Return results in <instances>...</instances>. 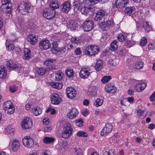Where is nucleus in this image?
Listing matches in <instances>:
<instances>
[{
  "label": "nucleus",
  "mask_w": 155,
  "mask_h": 155,
  "mask_svg": "<svg viewBox=\"0 0 155 155\" xmlns=\"http://www.w3.org/2000/svg\"><path fill=\"white\" fill-rule=\"evenodd\" d=\"M19 12L21 14H25V12L30 13L31 12L32 7L29 3L21 2L18 5Z\"/></svg>",
  "instance_id": "obj_1"
},
{
  "label": "nucleus",
  "mask_w": 155,
  "mask_h": 155,
  "mask_svg": "<svg viewBox=\"0 0 155 155\" xmlns=\"http://www.w3.org/2000/svg\"><path fill=\"white\" fill-rule=\"evenodd\" d=\"M55 14V11L52 10L51 7L46 8L43 12V16L47 19H51L54 16Z\"/></svg>",
  "instance_id": "obj_2"
},
{
  "label": "nucleus",
  "mask_w": 155,
  "mask_h": 155,
  "mask_svg": "<svg viewBox=\"0 0 155 155\" xmlns=\"http://www.w3.org/2000/svg\"><path fill=\"white\" fill-rule=\"evenodd\" d=\"M113 123L106 124L101 131V135L102 136H105L110 133L112 130Z\"/></svg>",
  "instance_id": "obj_3"
},
{
  "label": "nucleus",
  "mask_w": 155,
  "mask_h": 155,
  "mask_svg": "<svg viewBox=\"0 0 155 155\" xmlns=\"http://www.w3.org/2000/svg\"><path fill=\"white\" fill-rule=\"evenodd\" d=\"M94 23L92 20H88L83 23L82 27L84 31H89L93 29Z\"/></svg>",
  "instance_id": "obj_4"
},
{
  "label": "nucleus",
  "mask_w": 155,
  "mask_h": 155,
  "mask_svg": "<svg viewBox=\"0 0 155 155\" xmlns=\"http://www.w3.org/2000/svg\"><path fill=\"white\" fill-rule=\"evenodd\" d=\"M86 5H87L86 2L84 5L82 4V7L80 9V11L82 14L84 15H91L93 13V9L90 7L86 6Z\"/></svg>",
  "instance_id": "obj_5"
},
{
  "label": "nucleus",
  "mask_w": 155,
  "mask_h": 155,
  "mask_svg": "<svg viewBox=\"0 0 155 155\" xmlns=\"http://www.w3.org/2000/svg\"><path fill=\"white\" fill-rule=\"evenodd\" d=\"M32 125V123L31 119L26 117L22 122L21 126L23 128L27 129L31 128Z\"/></svg>",
  "instance_id": "obj_6"
},
{
  "label": "nucleus",
  "mask_w": 155,
  "mask_h": 155,
  "mask_svg": "<svg viewBox=\"0 0 155 155\" xmlns=\"http://www.w3.org/2000/svg\"><path fill=\"white\" fill-rule=\"evenodd\" d=\"M22 142L25 147L28 148L31 147L34 144V141L30 137H25L23 139Z\"/></svg>",
  "instance_id": "obj_7"
},
{
  "label": "nucleus",
  "mask_w": 155,
  "mask_h": 155,
  "mask_svg": "<svg viewBox=\"0 0 155 155\" xmlns=\"http://www.w3.org/2000/svg\"><path fill=\"white\" fill-rule=\"evenodd\" d=\"M67 96L70 99H72L76 95V92L75 89L71 87L67 88L66 90Z\"/></svg>",
  "instance_id": "obj_8"
},
{
  "label": "nucleus",
  "mask_w": 155,
  "mask_h": 155,
  "mask_svg": "<svg viewBox=\"0 0 155 155\" xmlns=\"http://www.w3.org/2000/svg\"><path fill=\"white\" fill-rule=\"evenodd\" d=\"M111 26V22L110 21H101L100 23V27L102 31H107L109 30Z\"/></svg>",
  "instance_id": "obj_9"
},
{
  "label": "nucleus",
  "mask_w": 155,
  "mask_h": 155,
  "mask_svg": "<svg viewBox=\"0 0 155 155\" xmlns=\"http://www.w3.org/2000/svg\"><path fill=\"white\" fill-rule=\"evenodd\" d=\"M128 3V0H115L114 5L117 8H121Z\"/></svg>",
  "instance_id": "obj_10"
},
{
  "label": "nucleus",
  "mask_w": 155,
  "mask_h": 155,
  "mask_svg": "<svg viewBox=\"0 0 155 155\" xmlns=\"http://www.w3.org/2000/svg\"><path fill=\"white\" fill-rule=\"evenodd\" d=\"M51 45L48 40H42L39 42V46L42 50H46L51 48Z\"/></svg>",
  "instance_id": "obj_11"
},
{
  "label": "nucleus",
  "mask_w": 155,
  "mask_h": 155,
  "mask_svg": "<svg viewBox=\"0 0 155 155\" xmlns=\"http://www.w3.org/2000/svg\"><path fill=\"white\" fill-rule=\"evenodd\" d=\"M71 8L70 3L67 1L64 2L60 6L61 11L65 13H68L71 9Z\"/></svg>",
  "instance_id": "obj_12"
},
{
  "label": "nucleus",
  "mask_w": 155,
  "mask_h": 155,
  "mask_svg": "<svg viewBox=\"0 0 155 155\" xmlns=\"http://www.w3.org/2000/svg\"><path fill=\"white\" fill-rule=\"evenodd\" d=\"M78 2H74V11L75 12H77L79 10L80 11V9L82 7V4L85 3V2H87L86 0H78Z\"/></svg>",
  "instance_id": "obj_13"
},
{
  "label": "nucleus",
  "mask_w": 155,
  "mask_h": 155,
  "mask_svg": "<svg viewBox=\"0 0 155 155\" xmlns=\"http://www.w3.org/2000/svg\"><path fill=\"white\" fill-rule=\"evenodd\" d=\"M67 26L68 28L74 31L76 30L78 27L77 22L73 20L68 21L67 23Z\"/></svg>",
  "instance_id": "obj_14"
},
{
  "label": "nucleus",
  "mask_w": 155,
  "mask_h": 155,
  "mask_svg": "<svg viewBox=\"0 0 155 155\" xmlns=\"http://www.w3.org/2000/svg\"><path fill=\"white\" fill-rule=\"evenodd\" d=\"M78 114V112L77 109L75 108H72L70 112L67 115L68 117L71 119L75 118Z\"/></svg>",
  "instance_id": "obj_15"
},
{
  "label": "nucleus",
  "mask_w": 155,
  "mask_h": 155,
  "mask_svg": "<svg viewBox=\"0 0 155 155\" xmlns=\"http://www.w3.org/2000/svg\"><path fill=\"white\" fill-rule=\"evenodd\" d=\"M105 12L104 11L100 10L97 11L94 18V19L96 21H100L104 19L103 17L105 15Z\"/></svg>",
  "instance_id": "obj_16"
},
{
  "label": "nucleus",
  "mask_w": 155,
  "mask_h": 155,
  "mask_svg": "<svg viewBox=\"0 0 155 155\" xmlns=\"http://www.w3.org/2000/svg\"><path fill=\"white\" fill-rule=\"evenodd\" d=\"M105 89L107 92L111 94H114L116 91V88L113 84L108 83L105 86Z\"/></svg>",
  "instance_id": "obj_17"
},
{
  "label": "nucleus",
  "mask_w": 155,
  "mask_h": 155,
  "mask_svg": "<svg viewBox=\"0 0 155 155\" xmlns=\"http://www.w3.org/2000/svg\"><path fill=\"white\" fill-rule=\"evenodd\" d=\"M90 73L86 68L83 67L80 71V76L82 78H87L90 75Z\"/></svg>",
  "instance_id": "obj_18"
},
{
  "label": "nucleus",
  "mask_w": 155,
  "mask_h": 155,
  "mask_svg": "<svg viewBox=\"0 0 155 155\" xmlns=\"http://www.w3.org/2000/svg\"><path fill=\"white\" fill-rule=\"evenodd\" d=\"M61 100V98L59 97L58 95L57 94H53L51 97V103L54 104H59Z\"/></svg>",
  "instance_id": "obj_19"
},
{
  "label": "nucleus",
  "mask_w": 155,
  "mask_h": 155,
  "mask_svg": "<svg viewBox=\"0 0 155 155\" xmlns=\"http://www.w3.org/2000/svg\"><path fill=\"white\" fill-rule=\"evenodd\" d=\"M7 66L8 68L10 70H14L17 69H18L20 68L18 65L16 64H13L12 60H9L7 61Z\"/></svg>",
  "instance_id": "obj_20"
},
{
  "label": "nucleus",
  "mask_w": 155,
  "mask_h": 155,
  "mask_svg": "<svg viewBox=\"0 0 155 155\" xmlns=\"http://www.w3.org/2000/svg\"><path fill=\"white\" fill-rule=\"evenodd\" d=\"M27 39L28 41L32 45L35 44L37 41V38L34 34L29 35Z\"/></svg>",
  "instance_id": "obj_21"
},
{
  "label": "nucleus",
  "mask_w": 155,
  "mask_h": 155,
  "mask_svg": "<svg viewBox=\"0 0 155 155\" xmlns=\"http://www.w3.org/2000/svg\"><path fill=\"white\" fill-rule=\"evenodd\" d=\"M20 146V142L18 140H14L11 146L12 149L14 151H16L19 150Z\"/></svg>",
  "instance_id": "obj_22"
},
{
  "label": "nucleus",
  "mask_w": 155,
  "mask_h": 155,
  "mask_svg": "<svg viewBox=\"0 0 155 155\" xmlns=\"http://www.w3.org/2000/svg\"><path fill=\"white\" fill-rule=\"evenodd\" d=\"M96 87L91 86L89 87L87 91V94L89 96H94L96 93Z\"/></svg>",
  "instance_id": "obj_23"
},
{
  "label": "nucleus",
  "mask_w": 155,
  "mask_h": 155,
  "mask_svg": "<svg viewBox=\"0 0 155 155\" xmlns=\"http://www.w3.org/2000/svg\"><path fill=\"white\" fill-rule=\"evenodd\" d=\"M53 60L52 59H47L44 62V64L45 65L48 66L47 68L49 69H56L55 66L52 64Z\"/></svg>",
  "instance_id": "obj_24"
},
{
  "label": "nucleus",
  "mask_w": 155,
  "mask_h": 155,
  "mask_svg": "<svg viewBox=\"0 0 155 155\" xmlns=\"http://www.w3.org/2000/svg\"><path fill=\"white\" fill-rule=\"evenodd\" d=\"M147 86V84L145 83L138 84L136 85L134 87L135 89L138 91H140L143 90Z\"/></svg>",
  "instance_id": "obj_25"
},
{
  "label": "nucleus",
  "mask_w": 155,
  "mask_h": 155,
  "mask_svg": "<svg viewBox=\"0 0 155 155\" xmlns=\"http://www.w3.org/2000/svg\"><path fill=\"white\" fill-rule=\"evenodd\" d=\"M58 44L56 41L53 42L51 47L52 52L54 54L58 53L59 48L58 47Z\"/></svg>",
  "instance_id": "obj_26"
},
{
  "label": "nucleus",
  "mask_w": 155,
  "mask_h": 155,
  "mask_svg": "<svg viewBox=\"0 0 155 155\" xmlns=\"http://www.w3.org/2000/svg\"><path fill=\"white\" fill-rule=\"evenodd\" d=\"M135 8L134 7H126L124 10V12L125 14L130 15L134 12Z\"/></svg>",
  "instance_id": "obj_27"
},
{
  "label": "nucleus",
  "mask_w": 155,
  "mask_h": 155,
  "mask_svg": "<svg viewBox=\"0 0 155 155\" xmlns=\"http://www.w3.org/2000/svg\"><path fill=\"white\" fill-rule=\"evenodd\" d=\"M103 61L101 60L97 61L95 65V68L97 71H99L103 67Z\"/></svg>",
  "instance_id": "obj_28"
},
{
  "label": "nucleus",
  "mask_w": 155,
  "mask_h": 155,
  "mask_svg": "<svg viewBox=\"0 0 155 155\" xmlns=\"http://www.w3.org/2000/svg\"><path fill=\"white\" fill-rule=\"evenodd\" d=\"M50 85L53 87L58 89H61L62 88V85L61 83H55L54 82H51Z\"/></svg>",
  "instance_id": "obj_29"
},
{
  "label": "nucleus",
  "mask_w": 155,
  "mask_h": 155,
  "mask_svg": "<svg viewBox=\"0 0 155 155\" xmlns=\"http://www.w3.org/2000/svg\"><path fill=\"white\" fill-rule=\"evenodd\" d=\"M24 58L28 60L31 58V51L28 48H25L24 51Z\"/></svg>",
  "instance_id": "obj_30"
},
{
  "label": "nucleus",
  "mask_w": 155,
  "mask_h": 155,
  "mask_svg": "<svg viewBox=\"0 0 155 155\" xmlns=\"http://www.w3.org/2000/svg\"><path fill=\"white\" fill-rule=\"evenodd\" d=\"M12 104L10 101H8L5 102L3 105V109L5 110L10 109V107H13Z\"/></svg>",
  "instance_id": "obj_31"
},
{
  "label": "nucleus",
  "mask_w": 155,
  "mask_h": 155,
  "mask_svg": "<svg viewBox=\"0 0 155 155\" xmlns=\"http://www.w3.org/2000/svg\"><path fill=\"white\" fill-rule=\"evenodd\" d=\"M54 139L53 137H45L43 140V142L45 144H49L53 142Z\"/></svg>",
  "instance_id": "obj_32"
},
{
  "label": "nucleus",
  "mask_w": 155,
  "mask_h": 155,
  "mask_svg": "<svg viewBox=\"0 0 155 155\" xmlns=\"http://www.w3.org/2000/svg\"><path fill=\"white\" fill-rule=\"evenodd\" d=\"M42 109L38 107H36L32 109V112L35 116L40 115L42 113Z\"/></svg>",
  "instance_id": "obj_33"
},
{
  "label": "nucleus",
  "mask_w": 155,
  "mask_h": 155,
  "mask_svg": "<svg viewBox=\"0 0 155 155\" xmlns=\"http://www.w3.org/2000/svg\"><path fill=\"white\" fill-rule=\"evenodd\" d=\"M92 52H91V56H94L99 52V49L98 47L97 46H92Z\"/></svg>",
  "instance_id": "obj_34"
},
{
  "label": "nucleus",
  "mask_w": 155,
  "mask_h": 155,
  "mask_svg": "<svg viewBox=\"0 0 155 155\" xmlns=\"http://www.w3.org/2000/svg\"><path fill=\"white\" fill-rule=\"evenodd\" d=\"M11 4H8V5L5 6V8L3 9V12L6 13H10L12 10Z\"/></svg>",
  "instance_id": "obj_35"
},
{
  "label": "nucleus",
  "mask_w": 155,
  "mask_h": 155,
  "mask_svg": "<svg viewBox=\"0 0 155 155\" xmlns=\"http://www.w3.org/2000/svg\"><path fill=\"white\" fill-rule=\"evenodd\" d=\"M143 65V62L141 61H138L135 63V68L137 69H142Z\"/></svg>",
  "instance_id": "obj_36"
},
{
  "label": "nucleus",
  "mask_w": 155,
  "mask_h": 155,
  "mask_svg": "<svg viewBox=\"0 0 155 155\" xmlns=\"http://www.w3.org/2000/svg\"><path fill=\"white\" fill-rule=\"evenodd\" d=\"M55 79L57 81H59L62 79L64 76L63 73L60 71H59L55 74Z\"/></svg>",
  "instance_id": "obj_37"
},
{
  "label": "nucleus",
  "mask_w": 155,
  "mask_h": 155,
  "mask_svg": "<svg viewBox=\"0 0 155 155\" xmlns=\"http://www.w3.org/2000/svg\"><path fill=\"white\" fill-rule=\"evenodd\" d=\"M143 27L146 31L148 32L152 29L151 26L149 25L148 22L146 21L143 22Z\"/></svg>",
  "instance_id": "obj_38"
},
{
  "label": "nucleus",
  "mask_w": 155,
  "mask_h": 155,
  "mask_svg": "<svg viewBox=\"0 0 155 155\" xmlns=\"http://www.w3.org/2000/svg\"><path fill=\"white\" fill-rule=\"evenodd\" d=\"M7 75L6 71L5 69L1 67L0 68V78H3L5 77Z\"/></svg>",
  "instance_id": "obj_39"
},
{
  "label": "nucleus",
  "mask_w": 155,
  "mask_h": 155,
  "mask_svg": "<svg viewBox=\"0 0 155 155\" xmlns=\"http://www.w3.org/2000/svg\"><path fill=\"white\" fill-rule=\"evenodd\" d=\"M118 45L117 44V41H114L111 44L110 49L112 51H114L117 49Z\"/></svg>",
  "instance_id": "obj_40"
},
{
  "label": "nucleus",
  "mask_w": 155,
  "mask_h": 155,
  "mask_svg": "<svg viewBox=\"0 0 155 155\" xmlns=\"http://www.w3.org/2000/svg\"><path fill=\"white\" fill-rule=\"evenodd\" d=\"M46 71L45 68L40 67L37 70V73L39 75H44Z\"/></svg>",
  "instance_id": "obj_41"
},
{
  "label": "nucleus",
  "mask_w": 155,
  "mask_h": 155,
  "mask_svg": "<svg viewBox=\"0 0 155 155\" xmlns=\"http://www.w3.org/2000/svg\"><path fill=\"white\" fill-rule=\"evenodd\" d=\"M59 7V5L57 2H52L50 4V6L48 7H51L52 9V10L54 11L55 9L58 8Z\"/></svg>",
  "instance_id": "obj_42"
},
{
  "label": "nucleus",
  "mask_w": 155,
  "mask_h": 155,
  "mask_svg": "<svg viewBox=\"0 0 155 155\" xmlns=\"http://www.w3.org/2000/svg\"><path fill=\"white\" fill-rule=\"evenodd\" d=\"M111 78L110 76H104L101 79V81L103 83L107 82Z\"/></svg>",
  "instance_id": "obj_43"
},
{
  "label": "nucleus",
  "mask_w": 155,
  "mask_h": 155,
  "mask_svg": "<svg viewBox=\"0 0 155 155\" xmlns=\"http://www.w3.org/2000/svg\"><path fill=\"white\" fill-rule=\"evenodd\" d=\"M92 46H90L87 47L85 50V53L88 55H91V52H92Z\"/></svg>",
  "instance_id": "obj_44"
},
{
  "label": "nucleus",
  "mask_w": 155,
  "mask_h": 155,
  "mask_svg": "<svg viewBox=\"0 0 155 155\" xmlns=\"http://www.w3.org/2000/svg\"><path fill=\"white\" fill-rule=\"evenodd\" d=\"M65 73L67 76L69 77L72 78L74 76L73 71L70 69H67L65 71Z\"/></svg>",
  "instance_id": "obj_45"
},
{
  "label": "nucleus",
  "mask_w": 155,
  "mask_h": 155,
  "mask_svg": "<svg viewBox=\"0 0 155 155\" xmlns=\"http://www.w3.org/2000/svg\"><path fill=\"white\" fill-rule=\"evenodd\" d=\"M103 103V100L100 98L97 99L94 102V105L97 107L101 105Z\"/></svg>",
  "instance_id": "obj_46"
},
{
  "label": "nucleus",
  "mask_w": 155,
  "mask_h": 155,
  "mask_svg": "<svg viewBox=\"0 0 155 155\" xmlns=\"http://www.w3.org/2000/svg\"><path fill=\"white\" fill-rule=\"evenodd\" d=\"M77 135L79 137H86L87 136L86 133L83 131H79L77 133Z\"/></svg>",
  "instance_id": "obj_47"
},
{
  "label": "nucleus",
  "mask_w": 155,
  "mask_h": 155,
  "mask_svg": "<svg viewBox=\"0 0 155 155\" xmlns=\"http://www.w3.org/2000/svg\"><path fill=\"white\" fill-rule=\"evenodd\" d=\"M64 129V130L65 131L67 132L68 134H69L70 135H72L73 132V129L71 127L67 126Z\"/></svg>",
  "instance_id": "obj_48"
},
{
  "label": "nucleus",
  "mask_w": 155,
  "mask_h": 155,
  "mask_svg": "<svg viewBox=\"0 0 155 155\" xmlns=\"http://www.w3.org/2000/svg\"><path fill=\"white\" fill-rule=\"evenodd\" d=\"M76 125L79 127L82 126L83 125V120L82 119L76 120L75 121Z\"/></svg>",
  "instance_id": "obj_49"
},
{
  "label": "nucleus",
  "mask_w": 155,
  "mask_h": 155,
  "mask_svg": "<svg viewBox=\"0 0 155 155\" xmlns=\"http://www.w3.org/2000/svg\"><path fill=\"white\" fill-rule=\"evenodd\" d=\"M126 41L125 45L129 48L131 47L135 44L134 42L131 40H127Z\"/></svg>",
  "instance_id": "obj_50"
},
{
  "label": "nucleus",
  "mask_w": 155,
  "mask_h": 155,
  "mask_svg": "<svg viewBox=\"0 0 155 155\" xmlns=\"http://www.w3.org/2000/svg\"><path fill=\"white\" fill-rule=\"evenodd\" d=\"M147 43V41L146 38L143 37L140 40V44L141 46H144Z\"/></svg>",
  "instance_id": "obj_51"
},
{
  "label": "nucleus",
  "mask_w": 155,
  "mask_h": 155,
  "mask_svg": "<svg viewBox=\"0 0 155 155\" xmlns=\"http://www.w3.org/2000/svg\"><path fill=\"white\" fill-rule=\"evenodd\" d=\"M6 46L7 49L9 51H11L13 50L15 47L14 45L13 44H10L7 46V41L6 43Z\"/></svg>",
  "instance_id": "obj_52"
},
{
  "label": "nucleus",
  "mask_w": 155,
  "mask_h": 155,
  "mask_svg": "<svg viewBox=\"0 0 155 155\" xmlns=\"http://www.w3.org/2000/svg\"><path fill=\"white\" fill-rule=\"evenodd\" d=\"M71 136V135H70L69 134H68L67 132H66L64 130L61 135L62 137L64 139L68 138Z\"/></svg>",
  "instance_id": "obj_53"
},
{
  "label": "nucleus",
  "mask_w": 155,
  "mask_h": 155,
  "mask_svg": "<svg viewBox=\"0 0 155 155\" xmlns=\"http://www.w3.org/2000/svg\"><path fill=\"white\" fill-rule=\"evenodd\" d=\"M74 152L77 155H82V152L81 149L78 148H74Z\"/></svg>",
  "instance_id": "obj_54"
},
{
  "label": "nucleus",
  "mask_w": 155,
  "mask_h": 155,
  "mask_svg": "<svg viewBox=\"0 0 155 155\" xmlns=\"http://www.w3.org/2000/svg\"><path fill=\"white\" fill-rule=\"evenodd\" d=\"M14 107L13 106V107H10V109H8L5 110V112L6 113L9 114H12L14 112Z\"/></svg>",
  "instance_id": "obj_55"
},
{
  "label": "nucleus",
  "mask_w": 155,
  "mask_h": 155,
  "mask_svg": "<svg viewBox=\"0 0 155 155\" xmlns=\"http://www.w3.org/2000/svg\"><path fill=\"white\" fill-rule=\"evenodd\" d=\"M2 7L8 5V4H11L9 0H2Z\"/></svg>",
  "instance_id": "obj_56"
},
{
  "label": "nucleus",
  "mask_w": 155,
  "mask_h": 155,
  "mask_svg": "<svg viewBox=\"0 0 155 155\" xmlns=\"http://www.w3.org/2000/svg\"><path fill=\"white\" fill-rule=\"evenodd\" d=\"M117 39L120 41H123L125 40L124 36L122 34H119L117 36Z\"/></svg>",
  "instance_id": "obj_57"
},
{
  "label": "nucleus",
  "mask_w": 155,
  "mask_h": 155,
  "mask_svg": "<svg viewBox=\"0 0 155 155\" xmlns=\"http://www.w3.org/2000/svg\"><path fill=\"white\" fill-rule=\"evenodd\" d=\"M144 113V111L143 110H139L137 111V115L139 117V118H140L141 119L143 118H144V117H142V115Z\"/></svg>",
  "instance_id": "obj_58"
},
{
  "label": "nucleus",
  "mask_w": 155,
  "mask_h": 155,
  "mask_svg": "<svg viewBox=\"0 0 155 155\" xmlns=\"http://www.w3.org/2000/svg\"><path fill=\"white\" fill-rule=\"evenodd\" d=\"M79 41V39L78 37H72L71 39V41L73 43L77 44Z\"/></svg>",
  "instance_id": "obj_59"
},
{
  "label": "nucleus",
  "mask_w": 155,
  "mask_h": 155,
  "mask_svg": "<svg viewBox=\"0 0 155 155\" xmlns=\"http://www.w3.org/2000/svg\"><path fill=\"white\" fill-rule=\"evenodd\" d=\"M10 90L11 92H14L16 91L17 88L15 86H11L10 87Z\"/></svg>",
  "instance_id": "obj_60"
},
{
  "label": "nucleus",
  "mask_w": 155,
  "mask_h": 155,
  "mask_svg": "<svg viewBox=\"0 0 155 155\" xmlns=\"http://www.w3.org/2000/svg\"><path fill=\"white\" fill-rule=\"evenodd\" d=\"M45 132H50L52 129V128L51 127H48L45 126L44 128Z\"/></svg>",
  "instance_id": "obj_61"
},
{
  "label": "nucleus",
  "mask_w": 155,
  "mask_h": 155,
  "mask_svg": "<svg viewBox=\"0 0 155 155\" xmlns=\"http://www.w3.org/2000/svg\"><path fill=\"white\" fill-rule=\"evenodd\" d=\"M102 0H88L89 2L91 4L94 5L97 3L98 2L101 1Z\"/></svg>",
  "instance_id": "obj_62"
},
{
  "label": "nucleus",
  "mask_w": 155,
  "mask_h": 155,
  "mask_svg": "<svg viewBox=\"0 0 155 155\" xmlns=\"http://www.w3.org/2000/svg\"><path fill=\"white\" fill-rule=\"evenodd\" d=\"M43 123L45 125H48L49 123V120L48 118H45L43 120Z\"/></svg>",
  "instance_id": "obj_63"
},
{
  "label": "nucleus",
  "mask_w": 155,
  "mask_h": 155,
  "mask_svg": "<svg viewBox=\"0 0 155 155\" xmlns=\"http://www.w3.org/2000/svg\"><path fill=\"white\" fill-rule=\"evenodd\" d=\"M59 50L58 51V52H59L60 54H62L66 50V48L64 47H62L61 48H59Z\"/></svg>",
  "instance_id": "obj_64"
}]
</instances>
